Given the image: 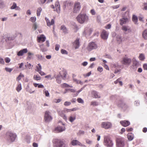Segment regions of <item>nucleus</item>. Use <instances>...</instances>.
<instances>
[{
    "instance_id": "f257e3e1",
    "label": "nucleus",
    "mask_w": 147,
    "mask_h": 147,
    "mask_svg": "<svg viewBox=\"0 0 147 147\" xmlns=\"http://www.w3.org/2000/svg\"><path fill=\"white\" fill-rule=\"evenodd\" d=\"M76 19L79 22L82 24L88 20V17L85 13H80L76 18Z\"/></svg>"
},
{
    "instance_id": "f03ea898",
    "label": "nucleus",
    "mask_w": 147,
    "mask_h": 147,
    "mask_svg": "<svg viewBox=\"0 0 147 147\" xmlns=\"http://www.w3.org/2000/svg\"><path fill=\"white\" fill-rule=\"evenodd\" d=\"M6 136L7 140L8 142H13L15 140L16 135L11 132L8 131L6 133Z\"/></svg>"
},
{
    "instance_id": "7ed1b4c3",
    "label": "nucleus",
    "mask_w": 147,
    "mask_h": 147,
    "mask_svg": "<svg viewBox=\"0 0 147 147\" xmlns=\"http://www.w3.org/2000/svg\"><path fill=\"white\" fill-rule=\"evenodd\" d=\"M116 145L117 147H123L125 143L123 138L119 137L116 138Z\"/></svg>"
},
{
    "instance_id": "20e7f679",
    "label": "nucleus",
    "mask_w": 147,
    "mask_h": 147,
    "mask_svg": "<svg viewBox=\"0 0 147 147\" xmlns=\"http://www.w3.org/2000/svg\"><path fill=\"white\" fill-rule=\"evenodd\" d=\"M104 144L107 147H112L113 145L112 141L108 137H106L104 138Z\"/></svg>"
},
{
    "instance_id": "39448f33",
    "label": "nucleus",
    "mask_w": 147,
    "mask_h": 147,
    "mask_svg": "<svg viewBox=\"0 0 147 147\" xmlns=\"http://www.w3.org/2000/svg\"><path fill=\"white\" fill-rule=\"evenodd\" d=\"M121 63L123 64L126 65H129L131 62V59L127 57L123 58L121 61Z\"/></svg>"
},
{
    "instance_id": "423d86ee",
    "label": "nucleus",
    "mask_w": 147,
    "mask_h": 147,
    "mask_svg": "<svg viewBox=\"0 0 147 147\" xmlns=\"http://www.w3.org/2000/svg\"><path fill=\"white\" fill-rule=\"evenodd\" d=\"M50 112L49 111H46L45 112L44 120L46 122H48L51 120L52 118L50 115Z\"/></svg>"
},
{
    "instance_id": "0eeeda50",
    "label": "nucleus",
    "mask_w": 147,
    "mask_h": 147,
    "mask_svg": "<svg viewBox=\"0 0 147 147\" xmlns=\"http://www.w3.org/2000/svg\"><path fill=\"white\" fill-rule=\"evenodd\" d=\"M97 45L95 42H92L89 44L87 49L88 51H90L97 49Z\"/></svg>"
},
{
    "instance_id": "6e6552de",
    "label": "nucleus",
    "mask_w": 147,
    "mask_h": 147,
    "mask_svg": "<svg viewBox=\"0 0 147 147\" xmlns=\"http://www.w3.org/2000/svg\"><path fill=\"white\" fill-rule=\"evenodd\" d=\"M55 144L54 147H65L63 146V142L61 140L58 139H55L54 140Z\"/></svg>"
},
{
    "instance_id": "1a4fd4ad",
    "label": "nucleus",
    "mask_w": 147,
    "mask_h": 147,
    "mask_svg": "<svg viewBox=\"0 0 147 147\" xmlns=\"http://www.w3.org/2000/svg\"><path fill=\"white\" fill-rule=\"evenodd\" d=\"M101 126L102 127L107 129L111 128L112 125L111 122H103L101 123Z\"/></svg>"
},
{
    "instance_id": "9d476101",
    "label": "nucleus",
    "mask_w": 147,
    "mask_h": 147,
    "mask_svg": "<svg viewBox=\"0 0 147 147\" xmlns=\"http://www.w3.org/2000/svg\"><path fill=\"white\" fill-rule=\"evenodd\" d=\"M72 5V4L71 1H65L63 3V8H69V7Z\"/></svg>"
},
{
    "instance_id": "9b49d317",
    "label": "nucleus",
    "mask_w": 147,
    "mask_h": 147,
    "mask_svg": "<svg viewBox=\"0 0 147 147\" xmlns=\"http://www.w3.org/2000/svg\"><path fill=\"white\" fill-rule=\"evenodd\" d=\"M109 34L107 31L103 30L101 33V36L102 38L103 39H106L108 37Z\"/></svg>"
},
{
    "instance_id": "f8f14e48",
    "label": "nucleus",
    "mask_w": 147,
    "mask_h": 147,
    "mask_svg": "<svg viewBox=\"0 0 147 147\" xmlns=\"http://www.w3.org/2000/svg\"><path fill=\"white\" fill-rule=\"evenodd\" d=\"M57 113L60 116L63 117L64 119H66V117L64 114L65 113L64 110L62 111L60 109H58L57 110Z\"/></svg>"
},
{
    "instance_id": "ddd939ff",
    "label": "nucleus",
    "mask_w": 147,
    "mask_h": 147,
    "mask_svg": "<svg viewBox=\"0 0 147 147\" xmlns=\"http://www.w3.org/2000/svg\"><path fill=\"white\" fill-rule=\"evenodd\" d=\"M71 144L72 145H78L81 146H85L84 145L82 144L80 142L76 140H74L71 142Z\"/></svg>"
},
{
    "instance_id": "4468645a",
    "label": "nucleus",
    "mask_w": 147,
    "mask_h": 147,
    "mask_svg": "<svg viewBox=\"0 0 147 147\" xmlns=\"http://www.w3.org/2000/svg\"><path fill=\"white\" fill-rule=\"evenodd\" d=\"M59 74L62 78L64 80L66 78L67 74L66 71L65 70H63L59 72Z\"/></svg>"
},
{
    "instance_id": "2eb2a0df",
    "label": "nucleus",
    "mask_w": 147,
    "mask_h": 147,
    "mask_svg": "<svg viewBox=\"0 0 147 147\" xmlns=\"http://www.w3.org/2000/svg\"><path fill=\"white\" fill-rule=\"evenodd\" d=\"M45 20L46 22L47 25L48 26H50L51 25H52L54 24L55 21L53 19L51 20V22L47 18H45Z\"/></svg>"
},
{
    "instance_id": "dca6fc26",
    "label": "nucleus",
    "mask_w": 147,
    "mask_h": 147,
    "mask_svg": "<svg viewBox=\"0 0 147 147\" xmlns=\"http://www.w3.org/2000/svg\"><path fill=\"white\" fill-rule=\"evenodd\" d=\"M46 37L43 35H41L40 36L37 37V41L38 42H44L46 40Z\"/></svg>"
},
{
    "instance_id": "f3484780",
    "label": "nucleus",
    "mask_w": 147,
    "mask_h": 147,
    "mask_svg": "<svg viewBox=\"0 0 147 147\" xmlns=\"http://www.w3.org/2000/svg\"><path fill=\"white\" fill-rule=\"evenodd\" d=\"M55 6L53 5H51V8L52 9L56 8V9H60V5L58 1H56L55 3Z\"/></svg>"
},
{
    "instance_id": "a211bd4d",
    "label": "nucleus",
    "mask_w": 147,
    "mask_h": 147,
    "mask_svg": "<svg viewBox=\"0 0 147 147\" xmlns=\"http://www.w3.org/2000/svg\"><path fill=\"white\" fill-rule=\"evenodd\" d=\"M73 44L75 49L78 48L80 46L79 39L77 38L73 43Z\"/></svg>"
},
{
    "instance_id": "6ab92c4d",
    "label": "nucleus",
    "mask_w": 147,
    "mask_h": 147,
    "mask_svg": "<svg viewBox=\"0 0 147 147\" xmlns=\"http://www.w3.org/2000/svg\"><path fill=\"white\" fill-rule=\"evenodd\" d=\"M120 123L123 126L125 127L129 126L130 124L129 121L126 120L121 121Z\"/></svg>"
},
{
    "instance_id": "aec40b11",
    "label": "nucleus",
    "mask_w": 147,
    "mask_h": 147,
    "mask_svg": "<svg viewBox=\"0 0 147 147\" xmlns=\"http://www.w3.org/2000/svg\"><path fill=\"white\" fill-rule=\"evenodd\" d=\"M28 52L27 49H24L20 51L17 53V55L18 56L23 55L24 54Z\"/></svg>"
},
{
    "instance_id": "412c9836",
    "label": "nucleus",
    "mask_w": 147,
    "mask_h": 147,
    "mask_svg": "<svg viewBox=\"0 0 147 147\" xmlns=\"http://www.w3.org/2000/svg\"><path fill=\"white\" fill-rule=\"evenodd\" d=\"M120 24L123 25V24H126L128 22V19L127 18H123L120 20Z\"/></svg>"
},
{
    "instance_id": "4be33fe9",
    "label": "nucleus",
    "mask_w": 147,
    "mask_h": 147,
    "mask_svg": "<svg viewBox=\"0 0 147 147\" xmlns=\"http://www.w3.org/2000/svg\"><path fill=\"white\" fill-rule=\"evenodd\" d=\"M92 94L93 96V97L95 98H100V95L97 92L95 91H93L92 92Z\"/></svg>"
},
{
    "instance_id": "5701e85b",
    "label": "nucleus",
    "mask_w": 147,
    "mask_h": 147,
    "mask_svg": "<svg viewBox=\"0 0 147 147\" xmlns=\"http://www.w3.org/2000/svg\"><path fill=\"white\" fill-rule=\"evenodd\" d=\"M118 105L119 107L123 108L126 107V105L125 103H124L122 101L120 100L119 101Z\"/></svg>"
},
{
    "instance_id": "b1692460",
    "label": "nucleus",
    "mask_w": 147,
    "mask_h": 147,
    "mask_svg": "<svg viewBox=\"0 0 147 147\" xmlns=\"http://www.w3.org/2000/svg\"><path fill=\"white\" fill-rule=\"evenodd\" d=\"M65 130L64 127H57L55 129V131L57 132H59Z\"/></svg>"
},
{
    "instance_id": "393cba45",
    "label": "nucleus",
    "mask_w": 147,
    "mask_h": 147,
    "mask_svg": "<svg viewBox=\"0 0 147 147\" xmlns=\"http://www.w3.org/2000/svg\"><path fill=\"white\" fill-rule=\"evenodd\" d=\"M122 30L125 32L127 31L128 32H130L131 31V30L130 29V28H129L128 26H123L122 27Z\"/></svg>"
},
{
    "instance_id": "a878e982",
    "label": "nucleus",
    "mask_w": 147,
    "mask_h": 147,
    "mask_svg": "<svg viewBox=\"0 0 147 147\" xmlns=\"http://www.w3.org/2000/svg\"><path fill=\"white\" fill-rule=\"evenodd\" d=\"M143 37L145 40L147 39V29L144 30L142 33Z\"/></svg>"
},
{
    "instance_id": "bb28decb",
    "label": "nucleus",
    "mask_w": 147,
    "mask_h": 147,
    "mask_svg": "<svg viewBox=\"0 0 147 147\" xmlns=\"http://www.w3.org/2000/svg\"><path fill=\"white\" fill-rule=\"evenodd\" d=\"M61 30H62L63 32L65 34L68 33V30L67 28L64 25H62L61 26Z\"/></svg>"
},
{
    "instance_id": "cd10ccee",
    "label": "nucleus",
    "mask_w": 147,
    "mask_h": 147,
    "mask_svg": "<svg viewBox=\"0 0 147 147\" xmlns=\"http://www.w3.org/2000/svg\"><path fill=\"white\" fill-rule=\"evenodd\" d=\"M81 8V6L80 3L78 2L75 3L74 5V9H80Z\"/></svg>"
},
{
    "instance_id": "c85d7f7f",
    "label": "nucleus",
    "mask_w": 147,
    "mask_h": 147,
    "mask_svg": "<svg viewBox=\"0 0 147 147\" xmlns=\"http://www.w3.org/2000/svg\"><path fill=\"white\" fill-rule=\"evenodd\" d=\"M128 139L129 140H131L134 138V135L131 133H129L127 134Z\"/></svg>"
},
{
    "instance_id": "c756f323",
    "label": "nucleus",
    "mask_w": 147,
    "mask_h": 147,
    "mask_svg": "<svg viewBox=\"0 0 147 147\" xmlns=\"http://www.w3.org/2000/svg\"><path fill=\"white\" fill-rule=\"evenodd\" d=\"M33 79L35 80L38 81L41 80V78L39 76L36 75H34L33 76Z\"/></svg>"
},
{
    "instance_id": "7c9ffc66",
    "label": "nucleus",
    "mask_w": 147,
    "mask_h": 147,
    "mask_svg": "<svg viewBox=\"0 0 147 147\" xmlns=\"http://www.w3.org/2000/svg\"><path fill=\"white\" fill-rule=\"evenodd\" d=\"M19 9L20 8L18 6H17L16 4L15 3H13V5L11 7V9Z\"/></svg>"
},
{
    "instance_id": "2f4dec72",
    "label": "nucleus",
    "mask_w": 147,
    "mask_h": 147,
    "mask_svg": "<svg viewBox=\"0 0 147 147\" xmlns=\"http://www.w3.org/2000/svg\"><path fill=\"white\" fill-rule=\"evenodd\" d=\"M139 58L140 60L143 61L145 59V56L143 54H140L139 56Z\"/></svg>"
},
{
    "instance_id": "473e14b6",
    "label": "nucleus",
    "mask_w": 147,
    "mask_h": 147,
    "mask_svg": "<svg viewBox=\"0 0 147 147\" xmlns=\"http://www.w3.org/2000/svg\"><path fill=\"white\" fill-rule=\"evenodd\" d=\"M36 70L38 72L41 70L42 69V67L40 63L38 64L36 66Z\"/></svg>"
},
{
    "instance_id": "72a5a7b5",
    "label": "nucleus",
    "mask_w": 147,
    "mask_h": 147,
    "mask_svg": "<svg viewBox=\"0 0 147 147\" xmlns=\"http://www.w3.org/2000/svg\"><path fill=\"white\" fill-rule=\"evenodd\" d=\"M132 20L134 23L136 24L138 21V18L136 16L134 15L132 17Z\"/></svg>"
},
{
    "instance_id": "f704fd0d",
    "label": "nucleus",
    "mask_w": 147,
    "mask_h": 147,
    "mask_svg": "<svg viewBox=\"0 0 147 147\" xmlns=\"http://www.w3.org/2000/svg\"><path fill=\"white\" fill-rule=\"evenodd\" d=\"M61 87L63 88H64L66 87H72V86H70L69 85L67 84L66 83L63 84L61 85Z\"/></svg>"
},
{
    "instance_id": "c9c22d12",
    "label": "nucleus",
    "mask_w": 147,
    "mask_h": 147,
    "mask_svg": "<svg viewBox=\"0 0 147 147\" xmlns=\"http://www.w3.org/2000/svg\"><path fill=\"white\" fill-rule=\"evenodd\" d=\"M22 89V86L21 84H19L16 88V90L18 92H20Z\"/></svg>"
},
{
    "instance_id": "e433bc0d",
    "label": "nucleus",
    "mask_w": 147,
    "mask_h": 147,
    "mask_svg": "<svg viewBox=\"0 0 147 147\" xmlns=\"http://www.w3.org/2000/svg\"><path fill=\"white\" fill-rule=\"evenodd\" d=\"M28 56L27 57L28 59H30L32 58V56L33 54L30 52H29L28 53Z\"/></svg>"
},
{
    "instance_id": "4c0bfd02",
    "label": "nucleus",
    "mask_w": 147,
    "mask_h": 147,
    "mask_svg": "<svg viewBox=\"0 0 147 147\" xmlns=\"http://www.w3.org/2000/svg\"><path fill=\"white\" fill-rule=\"evenodd\" d=\"M23 77H24V75L22 74L21 73H20L19 76L17 77L16 79L17 80L19 81L21 80L22 78Z\"/></svg>"
},
{
    "instance_id": "58836bf2",
    "label": "nucleus",
    "mask_w": 147,
    "mask_h": 147,
    "mask_svg": "<svg viewBox=\"0 0 147 147\" xmlns=\"http://www.w3.org/2000/svg\"><path fill=\"white\" fill-rule=\"evenodd\" d=\"M98 105V102L96 101H92L91 103V105L96 106Z\"/></svg>"
},
{
    "instance_id": "ea45409f",
    "label": "nucleus",
    "mask_w": 147,
    "mask_h": 147,
    "mask_svg": "<svg viewBox=\"0 0 147 147\" xmlns=\"http://www.w3.org/2000/svg\"><path fill=\"white\" fill-rule=\"evenodd\" d=\"M37 25L36 23H34L32 25V28H33L34 30H36L37 28Z\"/></svg>"
},
{
    "instance_id": "a19ab883",
    "label": "nucleus",
    "mask_w": 147,
    "mask_h": 147,
    "mask_svg": "<svg viewBox=\"0 0 147 147\" xmlns=\"http://www.w3.org/2000/svg\"><path fill=\"white\" fill-rule=\"evenodd\" d=\"M78 102L79 103H83L84 101L83 100L80 98H78L77 99Z\"/></svg>"
},
{
    "instance_id": "79ce46f5",
    "label": "nucleus",
    "mask_w": 147,
    "mask_h": 147,
    "mask_svg": "<svg viewBox=\"0 0 147 147\" xmlns=\"http://www.w3.org/2000/svg\"><path fill=\"white\" fill-rule=\"evenodd\" d=\"M76 119V117L71 116L69 118V120L71 122H72Z\"/></svg>"
},
{
    "instance_id": "37998d69",
    "label": "nucleus",
    "mask_w": 147,
    "mask_h": 147,
    "mask_svg": "<svg viewBox=\"0 0 147 147\" xmlns=\"http://www.w3.org/2000/svg\"><path fill=\"white\" fill-rule=\"evenodd\" d=\"M133 64L134 65L136 66H137L138 64V62L136 61L135 59L134 58L133 59Z\"/></svg>"
},
{
    "instance_id": "c03bdc74",
    "label": "nucleus",
    "mask_w": 147,
    "mask_h": 147,
    "mask_svg": "<svg viewBox=\"0 0 147 147\" xmlns=\"http://www.w3.org/2000/svg\"><path fill=\"white\" fill-rule=\"evenodd\" d=\"M71 104V102H69L66 101L64 103V105L65 106H67Z\"/></svg>"
},
{
    "instance_id": "a18cd8bd",
    "label": "nucleus",
    "mask_w": 147,
    "mask_h": 147,
    "mask_svg": "<svg viewBox=\"0 0 147 147\" xmlns=\"http://www.w3.org/2000/svg\"><path fill=\"white\" fill-rule=\"evenodd\" d=\"M4 5V2L3 1L0 0V8L3 7Z\"/></svg>"
},
{
    "instance_id": "49530a36",
    "label": "nucleus",
    "mask_w": 147,
    "mask_h": 147,
    "mask_svg": "<svg viewBox=\"0 0 147 147\" xmlns=\"http://www.w3.org/2000/svg\"><path fill=\"white\" fill-rule=\"evenodd\" d=\"M36 18L35 17H32L30 18V20L32 22H34L36 20Z\"/></svg>"
},
{
    "instance_id": "de8ad7c7",
    "label": "nucleus",
    "mask_w": 147,
    "mask_h": 147,
    "mask_svg": "<svg viewBox=\"0 0 147 147\" xmlns=\"http://www.w3.org/2000/svg\"><path fill=\"white\" fill-rule=\"evenodd\" d=\"M39 60H41L43 58L42 56L40 55H36Z\"/></svg>"
},
{
    "instance_id": "09e8293b",
    "label": "nucleus",
    "mask_w": 147,
    "mask_h": 147,
    "mask_svg": "<svg viewBox=\"0 0 147 147\" xmlns=\"http://www.w3.org/2000/svg\"><path fill=\"white\" fill-rule=\"evenodd\" d=\"M57 81L59 84H60L61 82V80L60 77H57Z\"/></svg>"
},
{
    "instance_id": "8fccbe9b",
    "label": "nucleus",
    "mask_w": 147,
    "mask_h": 147,
    "mask_svg": "<svg viewBox=\"0 0 147 147\" xmlns=\"http://www.w3.org/2000/svg\"><path fill=\"white\" fill-rule=\"evenodd\" d=\"M46 2V0H39L38 2L40 4H43Z\"/></svg>"
},
{
    "instance_id": "3c124183",
    "label": "nucleus",
    "mask_w": 147,
    "mask_h": 147,
    "mask_svg": "<svg viewBox=\"0 0 147 147\" xmlns=\"http://www.w3.org/2000/svg\"><path fill=\"white\" fill-rule=\"evenodd\" d=\"M61 53L62 54H67V51L64 49H62L61 50Z\"/></svg>"
},
{
    "instance_id": "603ef678",
    "label": "nucleus",
    "mask_w": 147,
    "mask_h": 147,
    "mask_svg": "<svg viewBox=\"0 0 147 147\" xmlns=\"http://www.w3.org/2000/svg\"><path fill=\"white\" fill-rule=\"evenodd\" d=\"M5 60L6 63H8L10 61V59L8 57H6L5 59Z\"/></svg>"
},
{
    "instance_id": "864d4df0",
    "label": "nucleus",
    "mask_w": 147,
    "mask_h": 147,
    "mask_svg": "<svg viewBox=\"0 0 147 147\" xmlns=\"http://www.w3.org/2000/svg\"><path fill=\"white\" fill-rule=\"evenodd\" d=\"M45 96H46L49 97V93L48 90H45L44 92Z\"/></svg>"
},
{
    "instance_id": "5fc2aeb1",
    "label": "nucleus",
    "mask_w": 147,
    "mask_h": 147,
    "mask_svg": "<svg viewBox=\"0 0 147 147\" xmlns=\"http://www.w3.org/2000/svg\"><path fill=\"white\" fill-rule=\"evenodd\" d=\"M61 99H55L54 100V102L55 103H58L60 102L61 101Z\"/></svg>"
},
{
    "instance_id": "6e6d98bb",
    "label": "nucleus",
    "mask_w": 147,
    "mask_h": 147,
    "mask_svg": "<svg viewBox=\"0 0 147 147\" xmlns=\"http://www.w3.org/2000/svg\"><path fill=\"white\" fill-rule=\"evenodd\" d=\"M97 70L100 72H101L103 71V68L102 67H99L97 68Z\"/></svg>"
},
{
    "instance_id": "4d7b16f0",
    "label": "nucleus",
    "mask_w": 147,
    "mask_h": 147,
    "mask_svg": "<svg viewBox=\"0 0 147 147\" xmlns=\"http://www.w3.org/2000/svg\"><path fill=\"white\" fill-rule=\"evenodd\" d=\"M5 70L7 72H11L12 70V69L7 67L5 68Z\"/></svg>"
},
{
    "instance_id": "13d9d810",
    "label": "nucleus",
    "mask_w": 147,
    "mask_h": 147,
    "mask_svg": "<svg viewBox=\"0 0 147 147\" xmlns=\"http://www.w3.org/2000/svg\"><path fill=\"white\" fill-rule=\"evenodd\" d=\"M111 25L110 24H108L105 26V28L106 29H109L111 28Z\"/></svg>"
},
{
    "instance_id": "bf43d9fd",
    "label": "nucleus",
    "mask_w": 147,
    "mask_h": 147,
    "mask_svg": "<svg viewBox=\"0 0 147 147\" xmlns=\"http://www.w3.org/2000/svg\"><path fill=\"white\" fill-rule=\"evenodd\" d=\"M143 6L144 9H147V1L143 4Z\"/></svg>"
},
{
    "instance_id": "052dcab7",
    "label": "nucleus",
    "mask_w": 147,
    "mask_h": 147,
    "mask_svg": "<svg viewBox=\"0 0 147 147\" xmlns=\"http://www.w3.org/2000/svg\"><path fill=\"white\" fill-rule=\"evenodd\" d=\"M143 6L144 9H147V1L143 4Z\"/></svg>"
},
{
    "instance_id": "680f3d73",
    "label": "nucleus",
    "mask_w": 147,
    "mask_h": 147,
    "mask_svg": "<svg viewBox=\"0 0 147 147\" xmlns=\"http://www.w3.org/2000/svg\"><path fill=\"white\" fill-rule=\"evenodd\" d=\"M0 63L2 65H4V64L5 62L4 59H3L0 58Z\"/></svg>"
},
{
    "instance_id": "e2e57ef3",
    "label": "nucleus",
    "mask_w": 147,
    "mask_h": 147,
    "mask_svg": "<svg viewBox=\"0 0 147 147\" xmlns=\"http://www.w3.org/2000/svg\"><path fill=\"white\" fill-rule=\"evenodd\" d=\"M133 130V129L131 127L129 128H127L126 129V130L127 132L131 131Z\"/></svg>"
},
{
    "instance_id": "0e129e2a",
    "label": "nucleus",
    "mask_w": 147,
    "mask_h": 147,
    "mask_svg": "<svg viewBox=\"0 0 147 147\" xmlns=\"http://www.w3.org/2000/svg\"><path fill=\"white\" fill-rule=\"evenodd\" d=\"M119 6V5H113L112 6V8L114 9H116L118 8Z\"/></svg>"
},
{
    "instance_id": "69168bd1",
    "label": "nucleus",
    "mask_w": 147,
    "mask_h": 147,
    "mask_svg": "<svg viewBox=\"0 0 147 147\" xmlns=\"http://www.w3.org/2000/svg\"><path fill=\"white\" fill-rule=\"evenodd\" d=\"M38 72L40 74V75L42 76H44L45 75V74L41 70Z\"/></svg>"
},
{
    "instance_id": "338daca9",
    "label": "nucleus",
    "mask_w": 147,
    "mask_h": 147,
    "mask_svg": "<svg viewBox=\"0 0 147 147\" xmlns=\"http://www.w3.org/2000/svg\"><path fill=\"white\" fill-rule=\"evenodd\" d=\"M59 47L60 46L59 45H55V50L57 51H58L59 50Z\"/></svg>"
},
{
    "instance_id": "774afa93",
    "label": "nucleus",
    "mask_w": 147,
    "mask_h": 147,
    "mask_svg": "<svg viewBox=\"0 0 147 147\" xmlns=\"http://www.w3.org/2000/svg\"><path fill=\"white\" fill-rule=\"evenodd\" d=\"M143 67L144 70H147V64H144L143 65Z\"/></svg>"
}]
</instances>
